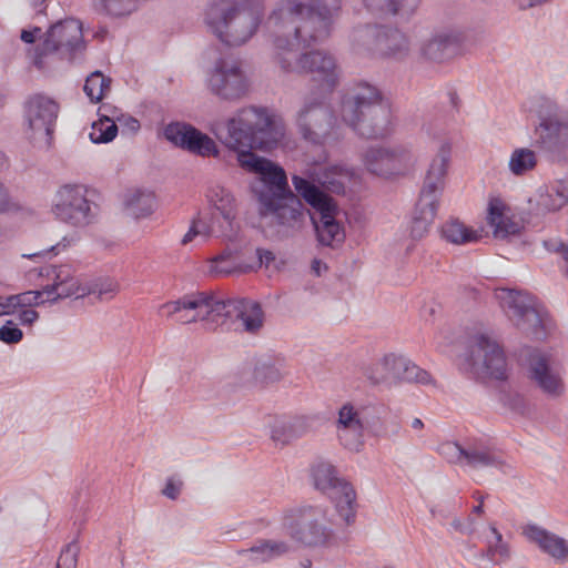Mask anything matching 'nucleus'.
Returning <instances> with one entry per match:
<instances>
[{"mask_svg":"<svg viewBox=\"0 0 568 568\" xmlns=\"http://www.w3.org/2000/svg\"><path fill=\"white\" fill-rule=\"evenodd\" d=\"M214 133L226 148L237 152L236 160L242 170L260 178L261 186L255 190V195L262 222L274 227L281 236H288L300 229L304 205L290 189L284 169L253 152H270L282 143L286 133L283 119L266 106L247 105L219 124Z\"/></svg>","mask_w":568,"mask_h":568,"instance_id":"1","label":"nucleus"},{"mask_svg":"<svg viewBox=\"0 0 568 568\" xmlns=\"http://www.w3.org/2000/svg\"><path fill=\"white\" fill-rule=\"evenodd\" d=\"M79 546L75 542L67 545L57 561L55 568H77Z\"/></svg>","mask_w":568,"mask_h":568,"instance_id":"45","label":"nucleus"},{"mask_svg":"<svg viewBox=\"0 0 568 568\" xmlns=\"http://www.w3.org/2000/svg\"><path fill=\"white\" fill-rule=\"evenodd\" d=\"M312 478L315 487L329 496L343 523L347 526L352 525L356 518L357 507L356 491L353 486L339 478L335 467L325 460L313 465Z\"/></svg>","mask_w":568,"mask_h":568,"instance_id":"14","label":"nucleus"},{"mask_svg":"<svg viewBox=\"0 0 568 568\" xmlns=\"http://www.w3.org/2000/svg\"><path fill=\"white\" fill-rule=\"evenodd\" d=\"M552 0H514L517 8L521 11H526L536 7H541Z\"/></svg>","mask_w":568,"mask_h":568,"instance_id":"53","label":"nucleus"},{"mask_svg":"<svg viewBox=\"0 0 568 568\" xmlns=\"http://www.w3.org/2000/svg\"><path fill=\"white\" fill-rule=\"evenodd\" d=\"M382 26H361L353 30L351 41L358 53L376 55Z\"/></svg>","mask_w":568,"mask_h":568,"instance_id":"33","label":"nucleus"},{"mask_svg":"<svg viewBox=\"0 0 568 568\" xmlns=\"http://www.w3.org/2000/svg\"><path fill=\"white\" fill-rule=\"evenodd\" d=\"M69 244L70 241L67 237H63V240L60 243L52 245L49 250L43 251L42 253H36L32 256L47 255L49 253L58 254L61 250H64Z\"/></svg>","mask_w":568,"mask_h":568,"instance_id":"57","label":"nucleus"},{"mask_svg":"<svg viewBox=\"0 0 568 568\" xmlns=\"http://www.w3.org/2000/svg\"><path fill=\"white\" fill-rule=\"evenodd\" d=\"M205 84L214 97L226 102L244 99L251 89L244 62L235 57L216 59L206 72Z\"/></svg>","mask_w":568,"mask_h":568,"instance_id":"11","label":"nucleus"},{"mask_svg":"<svg viewBox=\"0 0 568 568\" xmlns=\"http://www.w3.org/2000/svg\"><path fill=\"white\" fill-rule=\"evenodd\" d=\"M217 222H219V220L215 216V214H212L210 221H207L203 217L193 220L192 225L190 226V230L182 239V244L185 245V244L190 243L197 235H201L204 239H206L213 234H216V233L219 235H221L220 229L219 230L215 229V223H217Z\"/></svg>","mask_w":568,"mask_h":568,"instance_id":"41","label":"nucleus"},{"mask_svg":"<svg viewBox=\"0 0 568 568\" xmlns=\"http://www.w3.org/2000/svg\"><path fill=\"white\" fill-rule=\"evenodd\" d=\"M124 212L133 219L149 216L154 209V196L152 193L132 191L125 194L123 200Z\"/></svg>","mask_w":568,"mask_h":568,"instance_id":"34","label":"nucleus"},{"mask_svg":"<svg viewBox=\"0 0 568 568\" xmlns=\"http://www.w3.org/2000/svg\"><path fill=\"white\" fill-rule=\"evenodd\" d=\"M85 49L81 21L68 18L48 29L43 41L34 50L32 62L39 70H44L50 60L73 61L82 57Z\"/></svg>","mask_w":568,"mask_h":568,"instance_id":"8","label":"nucleus"},{"mask_svg":"<svg viewBox=\"0 0 568 568\" xmlns=\"http://www.w3.org/2000/svg\"><path fill=\"white\" fill-rule=\"evenodd\" d=\"M440 233L444 240L456 245L474 243L481 237L480 232L467 227L458 220L447 221L442 226Z\"/></svg>","mask_w":568,"mask_h":568,"instance_id":"35","label":"nucleus"},{"mask_svg":"<svg viewBox=\"0 0 568 568\" xmlns=\"http://www.w3.org/2000/svg\"><path fill=\"white\" fill-rule=\"evenodd\" d=\"M18 318L21 325H32L39 318V313L31 308L20 310Z\"/></svg>","mask_w":568,"mask_h":568,"instance_id":"51","label":"nucleus"},{"mask_svg":"<svg viewBox=\"0 0 568 568\" xmlns=\"http://www.w3.org/2000/svg\"><path fill=\"white\" fill-rule=\"evenodd\" d=\"M295 124L302 139L308 143L325 145L336 140V116L323 95L312 94L303 100Z\"/></svg>","mask_w":568,"mask_h":568,"instance_id":"10","label":"nucleus"},{"mask_svg":"<svg viewBox=\"0 0 568 568\" xmlns=\"http://www.w3.org/2000/svg\"><path fill=\"white\" fill-rule=\"evenodd\" d=\"M468 521H469L468 525L464 526L459 519H455V520H453L452 526L460 532L470 534L475 530V525H474L473 519L469 518Z\"/></svg>","mask_w":568,"mask_h":568,"instance_id":"58","label":"nucleus"},{"mask_svg":"<svg viewBox=\"0 0 568 568\" xmlns=\"http://www.w3.org/2000/svg\"><path fill=\"white\" fill-rule=\"evenodd\" d=\"M525 535L530 541L536 542L544 552L551 556L555 560L565 561L568 558V545L564 538L537 525L527 526Z\"/></svg>","mask_w":568,"mask_h":568,"instance_id":"29","label":"nucleus"},{"mask_svg":"<svg viewBox=\"0 0 568 568\" xmlns=\"http://www.w3.org/2000/svg\"><path fill=\"white\" fill-rule=\"evenodd\" d=\"M53 273V283L44 286L41 291H27L11 295L14 311L38 306L45 301L55 302L79 293V282L68 265L54 267Z\"/></svg>","mask_w":568,"mask_h":568,"instance_id":"19","label":"nucleus"},{"mask_svg":"<svg viewBox=\"0 0 568 568\" xmlns=\"http://www.w3.org/2000/svg\"><path fill=\"white\" fill-rule=\"evenodd\" d=\"M501 402L504 406L514 414L524 416L528 412L525 397L518 393H505L501 397Z\"/></svg>","mask_w":568,"mask_h":568,"instance_id":"44","label":"nucleus"},{"mask_svg":"<svg viewBox=\"0 0 568 568\" xmlns=\"http://www.w3.org/2000/svg\"><path fill=\"white\" fill-rule=\"evenodd\" d=\"M525 365L530 383L548 398H557L565 393L562 375L550 354L537 348L528 349Z\"/></svg>","mask_w":568,"mask_h":568,"instance_id":"21","label":"nucleus"},{"mask_svg":"<svg viewBox=\"0 0 568 568\" xmlns=\"http://www.w3.org/2000/svg\"><path fill=\"white\" fill-rule=\"evenodd\" d=\"M450 150V144L443 142L426 172L410 226V235L414 239H422L436 217L439 197L445 186Z\"/></svg>","mask_w":568,"mask_h":568,"instance_id":"6","label":"nucleus"},{"mask_svg":"<svg viewBox=\"0 0 568 568\" xmlns=\"http://www.w3.org/2000/svg\"><path fill=\"white\" fill-rule=\"evenodd\" d=\"M182 481L173 478L168 479L165 487L162 489V494L169 499H176L181 493Z\"/></svg>","mask_w":568,"mask_h":568,"instance_id":"50","label":"nucleus"},{"mask_svg":"<svg viewBox=\"0 0 568 568\" xmlns=\"http://www.w3.org/2000/svg\"><path fill=\"white\" fill-rule=\"evenodd\" d=\"M256 255L258 257V266H261L263 263L268 265L275 258L271 251L262 248L256 250Z\"/></svg>","mask_w":568,"mask_h":568,"instance_id":"59","label":"nucleus"},{"mask_svg":"<svg viewBox=\"0 0 568 568\" xmlns=\"http://www.w3.org/2000/svg\"><path fill=\"white\" fill-rule=\"evenodd\" d=\"M252 267L245 265L240 260V251L226 248L210 262L209 272L214 276H229L233 274H243L251 271Z\"/></svg>","mask_w":568,"mask_h":568,"instance_id":"31","label":"nucleus"},{"mask_svg":"<svg viewBox=\"0 0 568 568\" xmlns=\"http://www.w3.org/2000/svg\"><path fill=\"white\" fill-rule=\"evenodd\" d=\"M80 184H65L54 194L51 212L54 217L73 227H85L98 216V205L87 196Z\"/></svg>","mask_w":568,"mask_h":568,"instance_id":"15","label":"nucleus"},{"mask_svg":"<svg viewBox=\"0 0 568 568\" xmlns=\"http://www.w3.org/2000/svg\"><path fill=\"white\" fill-rule=\"evenodd\" d=\"M322 267L326 268V265L323 264L320 260H313V262H312V270L314 271V273L316 275L321 274Z\"/></svg>","mask_w":568,"mask_h":568,"instance_id":"62","label":"nucleus"},{"mask_svg":"<svg viewBox=\"0 0 568 568\" xmlns=\"http://www.w3.org/2000/svg\"><path fill=\"white\" fill-rule=\"evenodd\" d=\"M207 199L211 206L221 215V236L233 240L236 236V205L232 193L223 186L216 185L209 190Z\"/></svg>","mask_w":568,"mask_h":568,"instance_id":"24","label":"nucleus"},{"mask_svg":"<svg viewBox=\"0 0 568 568\" xmlns=\"http://www.w3.org/2000/svg\"><path fill=\"white\" fill-rule=\"evenodd\" d=\"M290 549V545L283 540H258L241 554L250 555L251 559L264 562L287 554Z\"/></svg>","mask_w":568,"mask_h":568,"instance_id":"32","label":"nucleus"},{"mask_svg":"<svg viewBox=\"0 0 568 568\" xmlns=\"http://www.w3.org/2000/svg\"><path fill=\"white\" fill-rule=\"evenodd\" d=\"M491 532L495 535L496 542L489 544L487 549V557L490 560H494L496 556H499L501 558H506L509 555V550L507 545L503 541L501 534L496 529V527H490Z\"/></svg>","mask_w":568,"mask_h":568,"instance_id":"47","label":"nucleus"},{"mask_svg":"<svg viewBox=\"0 0 568 568\" xmlns=\"http://www.w3.org/2000/svg\"><path fill=\"white\" fill-rule=\"evenodd\" d=\"M341 118L356 134L365 139H383L393 132L392 110L375 85L358 82L346 90L341 100Z\"/></svg>","mask_w":568,"mask_h":568,"instance_id":"4","label":"nucleus"},{"mask_svg":"<svg viewBox=\"0 0 568 568\" xmlns=\"http://www.w3.org/2000/svg\"><path fill=\"white\" fill-rule=\"evenodd\" d=\"M438 454L450 464L464 465L466 445L456 442H444L437 447Z\"/></svg>","mask_w":568,"mask_h":568,"instance_id":"42","label":"nucleus"},{"mask_svg":"<svg viewBox=\"0 0 568 568\" xmlns=\"http://www.w3.org/2000/svg\"><path fill=\"white\" fill-rule=\"evenodd\" d=\"M420 0H364L365 7L378 14H396L399 11L413 12Z\"/></svg>","mask_w":568,"mask_h":568,"instance_id":"37","label":"nucleus"},{"mask_svg":"<svg viewBox=\"0 0 568 568\" xmlns=\"http://www.w3.org/2000/svg\"><path fill=\"white\" fill-rule=\"evenodd\" d=\"M412 427L414 429H422L424 427V424H423L422 419L414 418L413 422H412Z\"/></svg>","mask_w":568,"mask_h":568,"instance_id":"64","label":"nucleus"},{"mask_svg":"<svg viewBox=\"0 0 568 568\" xmlns=\"http://www.w3.org/2000/svg\"><path fill=\"white\" fill-rule=\"evenodd\" d=\"M11 295H0V316L14 314Z\"/></svg>","mask_w":568,"mask_h":568,"instance_id":"54","label":"nucleus"},{"mask_svg":"<svg viewBox=\"0 0 568 568\" xmlns=\"http://www.w3.org/2000/svg\"><path fill=\"white\" fill-rule=\"evenodd\" d=\"M11 209V199L7 186L0 182V214Z\"/></svg>","mask_w":568,"mask_h":568,"instance_id":"55","label":"nucleus"},{"mask_svg":"<svg viewBox=\"0 0 568 568\" xmlns=\"http://www.w3.org/2000/svg\"><path fill=\"white\" fill-rule=\"evenodd\" d=\"M460 43V37L455 31H442L434 34L420 48L422 55L433 62L450 59Z\"/></svg>","mask_w":568,"mask_h":568,"instance_id":"27","label":"nucleus"},{"mask_svg":"<svg viewBox=\"0 0 568 568\" xmlns=\"http://www.w3.org/2000/svg\"><path fill=\"white\" fill-rule=\"evenodd\" d=\"M464 465L471 468H497L507 474L511 467L507 464L500 454L496 453L483 442L469 440L466 443Z\"/></svg>","mask_w":568,"mask_h":568,"instance_id":"26","label":"nucleus"},{"mask_svg":"<svg viewBox=\"0 0 568 568\" xmlns=\"http://www.w3.org/2000/svg\"><path fill=\"white\" fill-rule=\"evenodd\" d=\"M364 375L372 385H390L400 382L429 384L430 375L409 358L398 354H386L367 366Z\"/></svg>","mask_w":568,"mask_h":568,"instance_id":"17","label":"nucleus"},{"mask_svg":"<svg viewBox=\"0 0 568 568\" xmlns=\"http://www.w3.org/2000/svg\"><path fill=\"white\" fill-rule=\"evenodd\" d=\"M22 337V331L12 321H7V323L0 327V341L6 344H17Z\"/></svg>","mask_w":568,"mask_h":568,"instance_id":"48","label":"nucleus"},{"mask_svg":"<svg viewBox=\"0 0 568 568\" xmlns=\"http://www.w3.org/2000/svg\"><path fill=\"white\" fill-rule=\"evenodd\" d=\"M352 179V172L341 165L329 168L322 176V185L329 192L341 194L345 191V185Z\"/></svg>","mask_w":568,"mask_h":568,"instance_id":"38","label":"nucleus"},{"mask_svg":"<svg viewBox=\"0 0 568 568\" xmlns=\"http://www.w3.org/2000/svg\"><path fill=\"white\" fill-rule=\"evenodd\" d=\"M292 183L297 194L315 211L311 215V220L318 242L326 246L342 243L345 239V232L336 221L337 206L333 199L302 176L293 175Z\"/></svg>","mask_w":568,"mask_h":568,"instance_id":"9","label":"nucleus"},{"mask_svg":"<svg viewBox=\"0 0 568 568\" xmlns=\"http://www.w3.org/2000/svg\"><path fill=\"white\" fill-rule=\"evenodd\" d=\"M47 0H29L31 7L37 10L38 12H42V9H41V6Z\"/></svg>","mask_w":568,"mask_h":568,"instance_id":"63","label":"nucleus"},{"mask_svg":"<svg viewBox=\"0 0 568 568\" xmlns=\"http://www.w3.org/2000/svg\"><path fill=\"white\" fill-rule=\"evenodd\" d=\"M271 438L275 444L282 446L296 440L291 419L278 422L272 429Z\"/></svg>","mask_w":568,"mask_h":568,"instance_id":"43","label":"nucleus"},{"mask_svg":"<svg viewBox=\"0 0 568 568\" xmlns=\"http://www.w3.org/2000/svg\"><path fill=\"white\" fill-rule=\"evenodd\" d=\"M409 52V40L402 31L382 26L376 55L400 61L406 59Z\"/></svg>","mask_w":568,"mask_h":568,"instance_id":"28","label":"nucleus"},{"mask_svg":"<svg viewBox=\"0 0 568 568\" xmlns=\"http://www.w3.org/2000/svg\"><path fill=\"white\" fill-rule=\"evenodd\" d=\"M255 376L266 382H275L278 381L282 375L274 365L263 363L255 367Z\"/></svg>","mask_w":568,"mask_h":568,"instance_id":"49","label":"nucleus"},{"mask_svg":"<svg viewBox=\"0 0 568 568\" xmlns=\"http://www.w3.org/2000/svg\"><path fill=\"white\" fill-rule=\"evenodd\" d=\"M538 163L537 153L529 148L515 149L508 160V169L515 176H523L535 170Z\"/></svg>","mask_w":568,"mask_h":568,"instance_id":"36","label":"nucleus"},{"mask_svg":"<svg viewBox=\"0 0 568 568\" xmlns=\"http://www.w3.org/2000/svg\"><path fill=\"white\" fill-rule=\"evenodd\" d=\"M466 369L476 377L496 379L507 377V363L503 348L486 335L475 336L466 356Z\"/></svg>","mask_w":568,"mask_h":568,"instance_id":"18","label":"nucleus"},{"mask_svg":"<svg viewBox=\"0 0 568 568\" xmlns=\"http://www.w3.org/2000/svg\"><path fill=\"white\" fill-rule=\"evenodd\" d=\"M164 136L174 145L201 156L217 155L215 142L190 124L170 123L164 129Z\"/></svg>","mask_w":568,"mask_h":568,"instance_id":"22","label":"nucleus"},{"mask_svg":"<svg viewBox=\"0 0 568 568\" xmlns=\"http://www.w3.org/2000/svg\"><path fill=\"white\" fill-rule=\"evenodd\" d=\"M529 212L540 216L560 210L568 203V180H558L540 187L529 201Z\"/></svg>","mask_w":568,"mask_h":568,"instance_id":"25","label":"nucleus"},{"mask_svg":"<svg viewBox=\"0 0 568 568\" xmlns=\"http://www.w3.org/2000/svg\"><path fill=\"white\" fill-rule=\"evenodd\" d=\"M487 221L496 239H506L509 235L518 234L521 229L518 222L505 214V205L498 199L489 202Z\"/></svg>","mask_w":568,"mask_h":568,"instance_id":"30","label":"nucleus"},{"mask_svg":"<svg viewBox=\"0 0 568 568\" xmlns=\"http://www.w3.org/2000/svg\"><path fill=\"white\" fill-rule=\"evenodd\" d=\"M336 434L339 443L351 452H359L364 445V426L358 412L351 403L338 410Z\"/></svg>","mask_w":568,"mask_h":568,"instance_id":"23","label":"nucleus"},{"mask_svg":"<svg viewBox=\"0 0 568 568\" xmlns=\"http://www.w3.org/2000/svg\"><path fill=\"white\" fill-rule=\"evenodd\" d=\"M341 0H281L268 17L274 59L286 73L310 74L331 93L341 82L342 69L331 52L316 49L298 53L331 34Z\"/></svg>","mask_w":568,"mask_h":568,"instance_id":"2","label":"nucleus"},{"mask_svg":"<svg viewBox=\"0 0 568 568\" xmlns=\"http://www.w3.org/2000/svg\"><path fill=\"white\" fill-rule=\"evenodd\" d=\"M535 144L550 162L568 165V110L549 106L540 113Z\"/></svg>","mask_w":568,"mask_h":568,"instance_id":"12","label":"nucleus"},{"mask_svg":"<svg viewBox=\"0 0 568 568\" xmlns=\"http://www.w3.org/2000/svg\"><path fill=\"white\" fill-rule=\"evenodd\" d=\"M124 124L131 133H135L140 130V122L133 116H128Z\"/></svg>","mask_w":568,"mask_h":568,"instance_id":"60","label":"nucleus"},{"mask_svg":"<svg viewBox=\"0 0 568 568\" xmlns=\"http://www.w3.org/2000/svg\"><path fill=\"white\" fill-rule=\"evenodd\" d=\"M262 18L261 0H211L204 20L220 41L235 47L253 37Z\"/></svg>","mask_w":568,"mask_h":568,"instance_id":"5","label":"nucleus"},{"mask_svg":"<svg viewBox=\"0 0 568 568\" xmlns=\"http://www.w3.org/2000/svg\"><path fill=\"white\" fill-rule=\"evenodd\" d=\"M290 419L297 439L314 430V416H295Z\"/></svg>","mask_w":568,"mask_h":568,"instance_id":"46","label":"nucleus"},{"mask_svg":"<svg viewBox=\"0 0 568 568\" xmlns=\"http://www.w3.org/2000/svg\"><path fill=\"white\" fill-rule=\"evenodd\" d=\"M362 162L369 173L390 179L413 170L417 154L409 143L381 144L367 148L362 154Z\"/></svg>","mask_w":568,"mask_h":568,"instance_id":"13","label":"nucleus"},{"mask_svg":"<svg viewBox=\"0 0 568 568\" xmlns=\"http://www.w3.org/2000/svg\"><path fill=\"white\" fill-rule=\"evenodd\" d=\"M162 310L181 324L197 321L216 323L221 317L235 320L247 333H256L264 323L260 303L247 298L222 301L210 292L186 294L176 301L165 303Z\"/></svg>","mask_w":568,"mask_h":568,"instance_id":"3","label":"nucleus"},{"mask_svg":"<svg viewBox=\"0 0 568 568\" xmlns=\"http://www.w3.org/2000/svg\"><path fill=\"white\" fill-rule=\"evenodd\" d=\"M448 98H449V102H450L452 106L455 109L456 112H458L459 98H458L457 93L455 91H449Z\"/></svg>","mask_w":568,"mask_h":568,"instance_id":"61","label":"nucleus"},{"mask_svg":"<svg viewBox=\"0 0 568 568\" xmlns=\"http://www.w3.org/2000/svg\"><path fill=\"white\" fill-rule=\"evenodd\" d=\"M282 526L287 536L308 548L331 546L335 540L327 509L322 506L303 505L284 510Z\"/></svg>","mask_w":568,"mask_h":568,"instance_id":"7","label":"nucleus"},{"mask_svg":"<svg viewBox=\"0 0 568 568\" xmlns=\"http://www.w3.org/2000/svg\"><path fill=\"white\" fill-rule=\"evenodd\" d=\"M40 33L41 29L39 27H34L32 30H22L20 39L26 43H33Z\"/></svg>","mask_w":568,"mask_h":568,"instance_id":"56","label":"nucleus"},{"mask_svg":"<svg viewBox=\"0 0 568 568\" xmlns=\"http://www.w3.org/2000/svg\"><path fill=\"white\" fill-rule=\"evenodd\" d=\"M110 78H106L100 71H94L88 75L83 90L91 102H99L110 90Z\"/></svg>","mask_w":568,"mask_h":568,"instance_id":"39","label":"nucleus"},{"mask_svg":"<svg viewBox=\"0 0 568 568\" xmlns=\"http://www.w3.org/2000/svg\"><path fill=\"white\" fill-rule=\"evenodd\" d=\"M495 296L507 316L519 329L536 339L545 337L542 316L531 295L509 288H499L495 292Z\"/></svg>","mask_w":568,"mask_h":568,"instance_id":"16","label":"nucleus"},{"mask_svg":"<svg viewBox=\"0 0 568 568\" xmlns=\"http://www.w3.org/2000/svg\"><path fill=\"white\" fill-rule=\"evenodd\" d=\"M116 133L118 126L114 121L108 116H103L92 123L89 138L93 143H108L116 136Z\"/></svg>","mask_w":568,"mask_h":568,"instance_id":"40","label":"nucleus"},{"mask_svg":"<svg viewBox=\"0 0 568 568\" xmlns=\"http://www.w3.org/2000/svg\"><path fill=\"white\" fill-rule=\"evenodd\" d=\"M447 132H448L447 125H445V126L439 125L437 120L433 121V122H429L426 125V133L429 136H433L435 139H438V138H442V136L446 135Z\"/></svg>","mask_w":568,"mask_h":568,"instance_id":"52","label":"nucleus"},{"mask_svg":"<svg viewBox=\"0 0 568 568\" xmlns=\"http://www.w3.org/2000/svg\"><path fill=\"white\" fill-rule=\"evenodd\" d=\"M59 104L43 94H34L24 103V121L28 138L34 142L50 144L57 118Z\"/></svg>","mask_w":568,"mask_h":568,"instance_id":"20","label":"nucleus"}]
</instances>
